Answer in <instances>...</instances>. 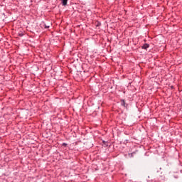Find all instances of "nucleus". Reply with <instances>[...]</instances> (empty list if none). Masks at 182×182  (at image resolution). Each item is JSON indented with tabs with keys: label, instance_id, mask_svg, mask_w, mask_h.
Masks as SVG:
<instances>
[{
	"label": "nucleus",
	"instance_id": "nucleus-4",
	"mask_svg": "<svg viewBox=\"0 0 182 182\" xmlns=\"http://www.w3.org/2000/svg\"><path fill=\"white\" fill-rule=\"evenodd\" d=\"M49 28V26H46V28L48 29Z\"/></svg>",
	"mask_w": 182,
	"mask_h": 182
},
{
	"label": "nucleus",
	"instance_id": "nucleus-5",
	"mask_svg": "<svg viewBox=\"0 0 182 182\" xmlns=\"http://www.w3.org/2000/svg\"><path fill=\"white\" fill-rule=\"evenodd\" d=\"M64 146H66V144H63Z\"/></svg>",
	"mask_w": 182,
	"mask_h": 182
},
{
	"label": "nucleus",
	"instance_id": "nucleus-1",
	"mask_svg": "<svg viewBox=\"0 0 182 182\" xmlns=\"http://www.w3.org/2000/svg\"><path fill=\"white\" fill-rule=\"evenodd\" d=\"M62 4L63 5V6H66V5H68V0H62Z\"/></svg>",
	"mask_w": 182,
	"mask_h": 182
},
{
	"label": "nucleus",
	"instance_id": "nucleus-2",
	"mask_svg": "<svg viewBox=\"0 0 182 182\" xmlns=\"http://www.w3.org/2000/svg\"><path fill=\"white\" fill-rule=\"evenodd\" d=\"M149 44H144L143 46H142V49H147L149 48Z\"/></svg>",
	"mask_w": 182,
	"mask_h": 182
},
{
	"label": "nucleus",
	"instance_id": "nucleus-3",
	"mask_svg": "<svg viewBox=\"0 0 182 182\" xmlns=\"http://www.w3.org/2000/svg\"><path fill=\"white\" fill-rule=\"evenodd\" d=\"M122 105L124 106V107H126V102H124V100L122 101Z\"/></svg>",
	"mask_w": 182,
	"mask_h": 182
}]
</instances>
